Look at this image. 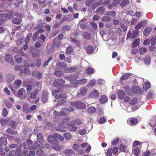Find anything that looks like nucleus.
<instances>
[{
    "label": "nucleus",
    "instance_id": "7ed1b4c3",
    "mask_svg": "<svg viewBox=\"0 0 156 156\" xmlns=\"http://www.w3.org/2000/svg\"><path fill=\"white\" fill-rule=\"evenodd\" d=\"M71 105L79 109H83L85 106L84 104L80 101H74L70 103Z\"/></svg>",
    "mask_w": 156,
    "mask_h": 156
},
{
    "label": "nucleus",
    "instance_id": "f8f14e48",
    "mask_svg": "<svg viewBox=\"0 0 156 156\" xmlns=\"http://www.w3.org/2000/svg\"><path fill=\"white\" fill-rule=\"evenodd\" d=\"M105 9L103 6L99 7L98 9H97L96 12L98 14H103L105 11Z\"/></svg>",
    "mask_w": 156,
    "mask_h": 156
},
{
    "label": "nucleus",
    "instance_id": "1a4fd4ad",
    "mask_svg": "<svg viewBox=\"0 0 156 156\" xmlns=\"http://www.w3.org/2000/svg\"><path fill=\"white\" fill-rule=\"evenodd\" d=\"M66 64L63 62H59L56 65V67L57 69H62L64 71L66 68Z\"/></svg>",
    "mask_w": 156,
    "mask_h": 156
},
{
    "label": "nucleus",
    "instance_id": "5701e85b",
    "mask_svg": "<svg viewBox=\"0 0 156 156\" xmlns=\"http://www.w3.org/2000/svg\"><path fill=\"white\" fill-rule=\"evenodd\" d=\"M63 154H72L74 153V151L71 149H67L63 151Z\"/></svg>",
    "mask_w": 156,
    "mask_h": 156
},
{
    "label": "nucleus",
    "instance_id": "2eb2a0df",
    "mask_svg": "<svg viewBox=\"0 0 156 156\" xmlns=\"http://www.w3.org/2000/svg\"><path fill=\"white\" fill-rule=\"evenodd\" d=\"M99 94L96 90H94L92 91L90 94V97L91 98H93L98 97L99 96Z\"/></svg>",
    "mask_w": 156,
    "mask_h": 156
},
{
    "label": "nucleus",
    "instance_id": "603ef678",
    "mask_svg": "<svg viewBox=\"0 0 156 156\" xmlns=\"http://www.w3.org/2000/svg\"><path fill=\"white\" fill-rule=\"evenodd\" d=\"M137 99L136 98H134L130 102V104L131 105H133L136 104L137 102Z\"/></svg>",
    "mask_w": 156,
    "mask_h": 156
},
{
    "label": "nucleus",
    "instance_id": "37998d69",
    "mask_svg": "<svg viewBox=\"0 0 156 156\" xmlns=\"http://www.w3.org/2000/svg\"><path fill=\"white\" fill-rule=\"evenodd\" d=\"M52 148L56 150L57 151H60L62 147L58 144L55 145L53 147H52Z\"/></svg>",
    "mask_w": 156,
    "mask_h": 156
},
{
    "label": "nucleus",
    "instance_id": "9b49d317",
    "mask_svg": "<svg viewBox=\"0 0 156 156\" xmlns=\"http://www.w3.org/2000/svg\"><path fill=\"white\" fill-rule=\"evenodd\" d=\"M151 31L152 29L150 27H147L144 31L143 34L145 36H148L151 34Z\"/></svg>",
    "mask_w": 156,
    "mask_h": 156
},
{
    "label": "nucleus",
    "instance_id": "bb28decb",
    "mask_svg": "<svg viewBox=\"0 0 156 156\" xmlns=\"http://www.w3.org/2000/svg\"><path fill=\"white\" fill-rule=\"evenodd\" d=\"M95 83L96 80H92L88 83L87 87H93Z\"/></svg>",
    "mask_w": 156,
    "mask_h": 156
},
{
    "label": "nucleus",
    "instance_id": "f704fd0d",
    "mask_svg": "<svg viewBox=\"0 0 156 156\" xmlns=\"http://www.w3.org/2000/svg\"><path fill=\"white\" fill-rule=\"evenodd\" d=\"M6 132L7 133L11 134H15L16 133V131L10 128H8L6 130Z\"/></svg>",
    "mask_w": 156,
    "mask_h": 156
},
{
    "label": "nucleus",
    "instance_id": "a878e982",
    "mask_svg": "<svg viewBox=\"0 0 156 156\" xmlns=\"http://www.w3.org/2000/svg\"><path fill=\"white\" fill-rule=\"evenodd\" d=\"M21 19L20 18H17L13 19L12 22L15 24H19L21 22Z\"/></svg>",
    "mask_w": 156,
    "mask_h": 156
},
{
    "label": "nucleus",
    "instance_id": "c756f323",
    "mask_svg": "<svg viewBox=\"0 0 156 156\" xmlns=\"http://www.w3.org/2000/svg\"><path fill=\"white\" fill-rule=\"evenodd\" d=\"M80 91V94L82 95H85L87 92V89L85 87H82L81 88Z\"/></svg>",
    "mask_w": 156,
    "mask_h": 156
},
{
    "label": "nucleus",
    "instance_id": "ea45409f",
    "mask_svg": "<svg viewBox=\"0 0 156 156\" xmlns=\"http://www.w3.org/2000/svg\"><path fill=\"white\" fill-rule=\"evenodd\" d=\"M47 94L46 93L45 94H43L42 95V102L44 103H45L47 101Z\"/></svg>",
    "mask_w": 156,
    "mask_h": 156
},
{
    "label": "nucleus",
    "instance_id": "c85d7f7f",
    "mask_svg": "<svg viewBox=\"0 0 156 156\" xmlns=\"http://www.w3.org/2000/svg\"><path fill=\"white\" fill-rule=\"evenodd\" d=\"M54 135L56 138H57L61 141H62L64 140V137L62 136H60V134L58 133H55L54 134Z\"/></svg>",
    "mask_w": 156,
    "mask_h": 156
},
{
    "label": "nucleus",
    "instance_id": "052dcab7",
    "mask_svg": "<svg viewBox=\"0 0 156 156\" xmlns=\"http://www.w3.org/2000/svg\"><path fill=\"white\" fill-rule=\"evenodd\" d=\"M86 72L87 73L90 74L94 73L93 69L91 68H88L86 69Z\"/></svg>",
    "mask_w": 156,
    "mask_h": 156
},
{
    "label": "nucleus",
    "instance_id": "0e129e2a",
    "mask_svg": "<svg viewBox=\"0 0 156 156\" xmlns=\"http://www.w3.org/2000/svg\"><path fill=\"white\" fill-rule=\"evenodd\" d=\"M87 132V130L85 129H82L78 131V133L81 135H84Z\"/></svg>",
    "mask_w": 156,
    "mask_h": 156
},
{
    "label": "nucleus",
    "instance_id": "6ab92c4d",
    "mask_svg": "<svg viewBox=\"0 0 156 156\" xmlns=\"http://www.w3.org/2000/svg\"><path fill=\"white\" fill-rule=\"evenodd\" d=\"M2 144L4 146H6L7 144V139L5 137H1L0 139V145Z\"/></svg>",
    "mask_w": 156,
    "mask_h": 156
},
{
    "label": "nucleus",
    "instance_id": "338daca9",
    "mask_svg": "<svg viewBox=\"0 0 156 156\" xmlns=\"http://www.w3.org/2000/svg\"><path fill=\"white\" fill-rule=\"evenodd\" d=\"M14 57L16 59V61L18 63L20 62L22 60V58H21L18 57V55H15L14 56Z\"/></svg>",
    "mask_w": 156,
    "mask_h": 156
},
{
    "label": "nucleus",
    "instance_id": "bf43d9fd",
    "mask_svg": "<svg viewBox=\"0 0 156 156\" xmlns=\"http://www.w3.org/2000/svg\"><path fill=\"white\" fill-rule=\"evenodd\" d=\"M64 136L65 138L67 140H69L71 138V136L70 133H65Z\"/></svg>",
    "mask_w": 156,
    "mask_h": 156
},
{
    "label": "nucleus",
    "instance_id": "8fccbe9b",
    "mask_svg": "<svg viewBox=\"0 0 156 156\" xmlns=\"http://www.w3.org/2000/svg\"><path fill=\"white\" fill-rule=\"evenodd\" d=\"M129 2L128 0H122L121 4L122 7H123L126 6Z\"/></svg>",
    "mask_w": 156,
    "mask_h": 156
},
{
    "label": "nucleus",
    "instance_id": "69168bd1",
    "mask_svg": "<svg viewBox=\"0 0 156 156\" xmlns=\"http://www.w3.org/2000/svg\"><path fill=\"white\" fill-rule=\"evenodd\" d=\"M36 154L38 156H41L44 154V152L41 149H39L37 151Z\"/></svg>",
    "mask_w": 156,
    "mask_h": 156
},
{
    "label": "nucleus",
    "instance_id": "a211bd4d",
    "mask_svg": "<svg viewBox=\"0 0 156 156\" xmlns=\"http://www.w3.org/2000/svg\"><path fill=\"white\" fill-rule=\"evenodd\" d=\"M76 69V68L73 67H70L66 68L64 70V72L66 73H70L74 72Z\"/></svg>",
    "mask_w": 156,
    "mask_h": 156
},
{
    "label": "nucleus",
    "instance_id": "f03ea898",
    "mask_svg": "<svg viewBox=\"0 0 156 156\" xmlns=\"http://www.w3.org/2000/svg\"><path fill=\"white\" fill-rule=\"evenodd\" d=\"M139 33V31L138 30H133V29H131L129 31L128 33L127 39H128L130 37L132 39H134L137 35Z\"/></svg>",
    "mask_w": 156,
    "mask_h": 156
},
{
    "label": "nucleus",
    "instance_id": "e2e57ef3",
    "mask_svg": "<svg viewBox=\"0 0 156 156\" xmlns=\"http://www.w3.org/2000/svg\"><path fill=\"white\" fill-rule=\"evenodd\" d=\"M8 111L5 108H4L2 110V115L3 116L6 117L8 115Z\"/></svg>",
    "mask_w": 156,
    "mask_h": 156
},
{
    "label": "nucleus",
    "instance_id": "6e6d98bb",
    "mask_svg": "<svg viewBox=\"0 0 156 156\" xmlns=\"http://www.w3.org/2000/svg\"><path fill=\"white\" fill-rule=\"evenodd\" d=\"M115 13L114 11H108L106 12V15L108 16H114L115 15Z\"/></svg>",
    "mask_w": 156,
    "mask_h": 156
},
{
    "label": "nucleus",
    "instance_id": "13d9d810",
    "mask_svg": "<svg viewBox=\"0 0 156 156\" xmlns=\"http://www.w3.org/2000/svg\"><path fill=\"white\" fill-rule=\"evenodd\" d=\"M23 146L25 149H27L29 147V144L27 142H25L23 143Z\"/></svg>",
    "mask_w": 156,
    "mask_h": 156
},
{
    "label": "nucleus",
    "instance_id": "3c124183",
    "mask_svg": "<svg viewBox=\"0 0 156 156\" xmlns=\"http://www.w3.org/2000/svg\"><path fill=\"white\" fill-rule=\"evenodd\" d=\"M55 73L58 76H60L63 75V73L60 70L55 71Z\"/></svg>",
    "mask_w": 156,
    "mask_h": 156
},
{
    "label": "nucleus",
    "instance_id": "cd10ccee",
    "mask_svg": "<svg viewBox=\"0 0 156 156\" xmlns=\"http://www.w3.org/2000/svg\"><path fill=\"white\" fill-rule=\"evenodd\" d=\"M102 2V0H100L99 2H95L92 6V9H94Z\"/></svg>",
    "mask_w": 156,
    "mask_h": 156
},
{
    "label": "nucleus",
    "instance_id": "0eeeda50",
    "mask_svg": "<svg viewBox=\"0 0 156 156\" xmlns=\"http://www.w3.org/2000/svg\"><path fill=\"white\" fill-rule=\"evenodd\" d=\"M65 78H66L68 80H69L70 83H71L72 80H75L77 79L78 78V75L77 73H76L75 75L65 76Z\"/></svg>",
    "mask_w": 156,
    "mask_h": 156
},
{
    "label": "nucleus",
    "instance_id": "aec40b11",
    "mask_svg": "<svg viewBox=\"0 0 156 156\" xmlns=\"http://www.w3.org/2000/svg\"><path fill=\"white\" fill-rule=\"evenodd\" d=\"M118 95L119 99H123L125 95V93L124 91L120 90L118 92Z\"/></svg>",
    "mask_w": 156,
    "mask_h": 156
},
{
    "label": "nucleus",
    "instance_id": "4468645a",
    "mask_svg": "<svg viewBox=\"0 0 156 156\" xmlns=\"http://www.w3.org/2000/svg\"><path fill=\"white\" fill-rule=\"evenodd\" d=\"M48 140V141L51 143H54L56 142V137H55L54 135V136L51 135L49 136Z\"/></svg>",
    "mask_w": 156,
    "mask_h": 156
},
{
    "label": "nucleus",
    "instance_id": "774afa93",
    "mask_svg": "<svg viewBox=\"0 0 156 156\" xmlns=\"http://www.w3.org/2000/svg\"><path fill=\"white\" fill-rule=\"evenodd\" d=\"M134 152L136 156H138L140 153V150L138 148H136L134 150Z\"/></svg>",
    "mask_w": 156,
    "mask_h": 156
},
{
    "label": "nucleus",
    "instance_id": "c9c22d12",
    "mask_svg": "<svg viewBox=\"0 0 156 156\" xmlns=\"http://www.w3.org/2000/svg\"><path fill=\"white\" fill-rule=\"evenodd\" d=\"M21 72L22 73H24L26 75H28L30 74V71L29 69L26 68L21 70Z\"/></svg>",
    "mask_w": 156,
    "mask_h": 156
},
{
    "label": "nucleus",
    "instance_id": "2f4dec72",
    "mask_svg": "<svg viewBox=\"0 0 156 156\" xmlns=\"http://www.w3.org/2000/svg\"><path fill=\"white\" fill-rule=\"evenodd\" d=\"M87 79L83 78L81 80H78L76 81V83L78 84H82L87 82Z\"/></svg>",
    "mask_w": 156,
    "mask_h": 156
},
{
    "label": "nucleus",
    "instance_id": "a19ab883",
    "mask_svg": "<svg viewBox=\"0 0 156 156\" xmlns=\"http://www.w3.org/2000/svg\"><path fill=\"white\" fill-rule=\"evenodd\" d=\"M37 94V90H35L34 92H32L31 93L30 97L32 99H34L35 98L36 95Z\"/></svg>",
    "mask_w": 156,
    "mask_h": 156
},
{
    "label": "nucleus",
    "instance_id": "20e7f679",
    "mask_svg": "<svg viewBox=\"0 0 156 156\" xmlns=\"http://www.w3.org/2000/svg\"><path fill=\"white\" fill-rule=\"evenodd\" d=\"M0 15L2 17L0 19V25L3 21H5L8 18H12L13 15V12L12 11H10L9 14H1Z\"/></svg>",
    "mask_w": 156,
    "mask_h": 156
},
{
    "label": "nucleus",
    "instance_id": "864d4df0",
    "mask_svg": "<svg viewBox=\"0 0 156 156\" xmlns=\"http://www.w3.org/2000/svg\"><path fill=\"white\" fill-rule=\"evenodd\" d=\"M127 148L123 144H121L119 147V149L122 151H125Z\"/></svg>",
    "mask_w": 156,
    "mask_h": 156
},
{
    "label": "nucleus",
    "instance_id": "de8ad7c7",
    "mask_svg": "<svg viewBox=\"0 0 156 156\" xmlns=\"http://www.w3.org/2000/svg\"><path fill=\"white\" fill-rule=\"evenodd\" d=\"M150 87V83L149 82H147L145 83L144 85V89L145 90H147Z\"/></svg>",
    "mask_w": 156,
    "mask_h": 156
},
{
    "label": "nucleus",
    "instance_id": "b1692460",
    "mask_svg": "<svg viewBox=\"0 0 156 156\" xmlns=\"http://www.w3.org/2000/svg\"><path fill=\"white\" fill-rule=\"evenodd\" d=\"M17 123L15 121L12 120L9 122L10 126L13 129H15L17 126Z\"/></svg>",
    "mask_w": 156,
    "mask_h": 156
},
{
    "label": "nucleus",
    "instance_id": "473e14b6",
    "mask_svg": "<svg viewBox=\"0 0 156 156\" xmlns=\"http://www.w3.org/2000/svg\"><path fill=\"white\" fill-rule=\"evenodd\" d=\"M108 101V99L106 96H102L101 97L100 99V101L102 103H106Z\"/></svg>",
    "mask_w": 156,
    "mask_h": 156
},
{
    "label": "nucleus",
    "instance_id": "58836bf2",
    "mask_svg": "<svg viewBox=\"0 0 156 156\" xmlns=\"http://www.w3.org/2000/svg\"><path fill=\"white\" fill-rule=\"evenodd\" d=\"M93 47L91 46H89L86 48L87 52L89 54H91L93 51Z\"/></svg>",
    "mask_w": 156,
    "mask_h": 156
},
{
    "label": "nucleus",
    "instance_id": "e433bc0d",
    "mask_svg": "<svg viewBox=\"0 0 156 156\" xmlns=\"http://www.w3.org/2000/svg\"><path fill=\"white\" fill-rule=\"evenodd\" d=\"M140 40L139 39L134 40L133 44V47H135L138 45L140 43Z\"/></svg>",
    "mask_w": 156,
    "mask_h": 156
},
{
    "label": "nucleus",
    "instance_id": "dca6fc26",
    "mask_svg": "<svg viewBox=\"0 0 156 156\" xmlns=\"http://www.w3.org/2000/svg\"><path fill=\"white\" fill-rule=\"evenodd\" d=\"M129 120H127V122L129 125H136L138 123V119L136 118H133L130 120L129 122Z\"/></svg>",
    "mask_w": 156,
    "mask_h": 156
},
{
    "label": "nucleus",
    "instance_id": "4d7b16f0",
    "mask_svg": "<svg viewBox=\"0 0 156 156\" xmlns=\"http://www.w3.org/2000/svg\"><path fill=\"white\" fill-rule=\"evenodd\" d=\"M4 102L7 108H11L12 106V105L7 100H5Z\"/></svg>",
    "mask_w": 156,
    "mask_h": 156
},
{
    "label": "nucleus",
    "instance_id": "423d86ee",
    "mask_svg": "<svg viewBox=\"0 0 156 156\" xmlns=\"http://www.w3.org/2000/svg\"><path fill=\"white\" fill-rule=\"evenodd\" d=\"M65 82V80L62 79L56 80L54 81L53 85L54 87H58L62 86Z\"/></svg>",
    "mask_w": 156,
    "mask_h": 156
},
{
    "label": "nucleus",
    "instance_id": "4be33fe9",
    "mask_svg": "<svg viewBox=\"0 0 156 156\" xmlns=\"http://www.w3.org/2000/svg\"><path fill=\"white\" fill-rule=\"evenodd\" d=\"M14 79L15 76L13 75L8 74L7 76L6 80L9 82H10L12 81Z\"/></svg>",
    "mask_w": 156,
    "mask_h": 156
},
{
    "label": "nucleus",
    "instance_id": "f257e3e1",
    "mask_svg": "<svg viewBox=\"0 0 156 156\" xmlns=\"http://www.w3.org/2000/svg\"><path fill=\"white\" fill-rule=\"evenodd\" d=\"M49 147V144H46L45 141H43L42 143L40 142H36L34 143V145L31 147V150H35L37 148H48Z\"/></svg>",
    "mask_w": 156,
    "mask_h": 156
},
{
    "label": "nucleus",
    "instance_id": "72a5a7b5",
    "mask_svg": "<svg viewBox=\"0 0 156 156\" xmlns=\"http://www.w3.org/2000/svg\"><path fill=\"white\" fill-rule=\"evenodd\" d=\"M144 62L147 65L149 64L151 62L150 57L149 56H148L145 57L144 59Z\"/></svg>",
    "mask_w": 156,
    "mask_h": 156
},
{
    "label": "nucleus",
    "instance_id": "39448f33",
    "mask_svg": "<svg viewBox=\"0 0 156 156\" xmlns=\"http://www.w3.org/2000/svg\"><path fill=\"white\" fill-rule=\"evenodd\" d=\"M67 109L64 108L61 110L59 113L58 112L55 111H54L53 113L55 116L58 115L65 116L67 115Z\"/></svg>",
    "mask_w": 156,
    "mask_h": 156
},
{
    "label": "nucleus",
    "instance_id": "7c9ffc66",
    "mask_svg": "<svg viewBox=\"0 0 156 156\" xmlns=\"http://www.w3.org/2000/svg\"><path fill=\"white\" fill-rule=\"evenodd\" d=\"M12 57L11 55L9 54H6L5 57L6 60L8 62L10 63L12 62Z\"/></svg>",
    "mask_w": 156,
    "mask_h": 156
},
{
    "label": "nucleus",
    "instance_id": "5fc2aeb1",
    "mask_svg": "<svg viewBox=\"0 0 156 156\" xmlns=\"http://www.w3.org/2000/svg\"><path fill=\"white\" fill-rule=\"evenodd\" d=\"M130 76V73H126L125 75H123L121 78V80H125L129 78Z\"/></svg>",
    "mask_w": 156,
    "mask_h": 156
},
{
    "label": "nucleus",
    "instance_id": "f3484780",
    "mask_svg": "<svg viewBox=\"0 0 156 156\" xmlns=\"http://www.w3.org/2000/svg\"><path fill=\"white\" fill-rule=\"evenodd\" d=\"M32 75L36 77L38 79H40L42 77L41 73L37 71H34L32 73Z\"/></svg>",
    "mask_w": 156,
    "mask_h": 156
},
{
    "label": "nucleus",
    "instance_id": "ddd939ff",
    "mask_svg": "<svg viewBox=\"0 0 156 156\" xmlns=\"http://www.w3.org/2000/svg\"><path fill=\"white\" fill-rule=\"evenodd\" d=\"M69 129L72 131H76L77 128V127L73 124H69L68 126Z\"/></svg>",
    "mask_w": 156,
    "mask_h": 156
},
{
    "label": "nucleus",
    "instance_id": "393cba45",
    "mask_svg": "<svg viewBox=\"0 0 156 156\" xmlns=\"http://www.w3.org/2000/svg\"><path fill=\"white\" fill-rule=\"evenodd\" d=\"M147 49L144 47H141L139 49V52L141 55H143L146 53Z\"/></svg>",
    "mask_w": 156,
    "mask_h": 156
},
{
    "label": "nucleus",
    "instance_id": "49530a36",
    "mask_svg": "<svg viewBox=\"0 0 156 156\" xmlns=\"http://www.w3.org/2000/svg\"><path fill=\"white\" fill-rule=\"evenodd\" d=\"M72 123L76 125H80L82 123V121L80 119H76L73 120Z\"/></svg>",
    "mask_w": 156,
    "mask_h": 156
},
{
    "label": "nucleus",
    "instance_id": "a18cd8bd",
    "mask_svg": "<svg viewBox=\"0 0 156 156\" xmlns=\"http://www.w3.org/2000/svg\"><path fill=\"white\" fill-rule=\"evenodd\" d=\"M96 111V108L93 107H90L88 109V112L91 113H94Z\"/></svg>",
    "mask_w": 156,
    "mask_h": 156
},
{
    "label": "nucleus",
    "instance_id": "680f3d73",
    "mask_svg": "<svg viewBox=\"0 0 156 156\" xmlns=\"http://www.w3.org/2000/svg\"><path fill=\"white\" fill-rule=\"evenodd\" d=\"M16 152L14 151H10L9 154H7L5 156H15Z\"/></svg>",
    "mask_w": 156,
    "mask_h": 156
},
{
    "label": "nucleus",
    "instance_id": "9d476101",
    "mask_svg": "<svg viewBox=\"0 0 156 156\" xmlns=\"http://www.w3.org/2000/svg\"><path fill=\"white\" fill-rule=\"evenodd\" d=\"M55 98L57 99L56 101H58V100H62L66 99V97L65 95L57 94L55 95Z\"/></svg>",
    "mask_w": 156,
    "mask_h": 156
},
{
    "label": "nucleus",
    "instance_id": "412c9836",
    "mask_svg": "<svg viewBox=\"0 0 156 156\" xmlns=\"http://www.w3.org/2000/svg\"><path fill=\"white\" fill-rule=\"evenodd\" d=\"M131 89L133 93L134 94L138 93L140 91V88L136 86L133 87L131 88Z\"/></svg>",
    "mask_w": 156,
    "mask_h": 156
},
{
    "label": "nucleus",
    "instance_id": "79ce46f5",
    "mask_svg": "<svg viewBox=\"0 0 156 156\" xmlns=\"http://www.w3.org/2000/svg\"><path fill=\"white\" fill-rule=\"evenodd\" d=\"M73 50V47L70 46H69L66 49V52L68 54H71Z\"/></svg>",
    "mask_w": 156,
    "mask_h": 156
},
{
    "label": "nucleus",
    "instance_id": "c03bdc74",
    "mask_svg": "<svg viewBox=\"0 0 156 156\" xmlns=\"http://www.w3.org/2000/svg\"><path fill=\"white\" fill-rule=\"evenodd\" d=\"M8 120L5 119H0V122L2 126H5L8 123Z\"/></svg>",
    "mask_w": 156,
    "mask_h": 156
},
{
    "label": "nucleus",
    "instance_id": "4c0bfd02",
    "mask_svg": "<svg viewBox=\"0 0 156 156\" xmlns=\"http://www.w3.org/2000/svg\"><path fill=\"white\" fill-rule=\"evenodd\" d=\"M24 92H25V90L24 89L20 88L18 91V96L20 97L22 96Z\"/></svg>",
    "mask_w": 156,
    "mask_h": 156
},
{
    "label": "nucleus",
    "instance_id": "09e8293b",
    "mask_svg": "<svg viewBox=\"0 0 156 156\" xmlns=\"http://www.w3.org/2000/svg\"><path fill=\"white\" fill-rule=\"evenodd\" d=\"M106 119L105 118L102 117L98 120V122L101 124H103L106 122Z\"/></svg>",
    "mask_w": 156,
    "mask_h": 156
},
{
    "label": "nucleus",
    "instance_id": "6e6552de",
    "mask_svg": "<svg viewBox=\"0 0 156 156\" xmlns=\"http://www.w3.org/2000/svg\"><path fill=\"white\" fill-rule=\"evenodd\" d=\"M22 83V81L21 80H16L13 83V86L14 88L17 89L21 86Z\"/></svg>",
    "mask_w": 156,
    "mask_h": 156
}]
</instances>
